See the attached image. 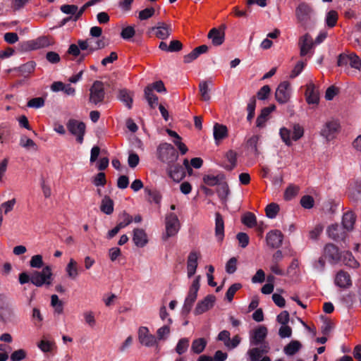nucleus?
Here are the masks:
<instances>
[{"instance_id":"nucleus-1","label":"nucleus","mask_w":361,"mask_h":361,"mask_svg":"<svg viewBox=\"0 0 361 361\" xmlns=\"http://www.w3.org/2000/svg\"><path fill=\"white\" fill-rule=\"evenodd\" d=\"M304 128L299 123H294L290 128L282 127L279 130V135L283 142L288 147L297 142L304 135Z\"/></svg>"},{"instance_id":"nucleus-2","label":"nucleus","mask_w":361,"mask_h":361,"mask_svg":"<svg viewBox=\"0 0 361 361\" xmlns=\"http://www.w3.org/2000/svg\"><path fill=\"white\" fill-rule=\"evenodd\" d=\"M295 16L298 23L305 28L316 22V14L313 8L306 3H300L297 6Z\"/></svg>"},{"instance_id":"nucleus-3","label":"nucleus","mask_w":361,"mask_h":361,"mask_svg":"<svg viewBox=\"0 0 361 361\" xmlns=\"http://www.w3.org/2000/svg\"><path fill=\"white\" fill-rule=\"evenodd\" d=\"M52 281V269L49 265L44 267L42 271H33L31 273V283L36 287L49 286Z\"/></svg>"},{"instance_id":"nucleus-4","label":"nucleus","mask_w":361,"mask_h":361,"mask_svg":"<svg viewBox=\"0 0 361 361\" xmlns=\"http://www.w3.org/2000/svg\"><path fill=\"white\" fill-rule=\"evenodd\" d=\"M158 159L162 162L171 164L174 163L178 154L175 148L169 143H161L157 147Z\"/></svg>"},{"instance_id":"nucleus-5","label":"nucleus","mask_w":361,"mask_h":361,"mask_svg":"<svg viewBox=\"0 0 361 361\" xmlns=\"http://www.w3.org/2000/svg\"><path fill=\"white\" fill-rule=\"evenodd\" d=\"M201 276H197L192 281V284L189 288L188 295L185 300L184 305L183 306V312L184 313H188L191 310L194 302L197 299V292L200 287Z\"/></svg>"},{"instance_id":"nucleus-6","label":"nucleus","mask_w":361,"mask_h":361,"mask_svg":"<svg viewBox=\"0 0 361 361\" xmlns=\"http://www.w3.org/2000/svg\"><path fill=\"white\" fill-rule=\"evenodd\" d=\"M340 123L336 119L327 121L321 128L320 135L327 141L334 140L340 131Z\"/></svg>"},{"instance_id":"nucleus-7","label":"nucleus","mask_w":361,"mask_h":361,"mask_svg":"<svg viewBox=\"0 0 361 361\" xmlns=\"http://www.w3.org/2000/svg\"><path fill=\"white\" fill-rule=\"evenodd\" d=\"M180 227V224L178 216L173 212L167 214L165 218L166 233L164 238H168L176 235Z\"/></svg>"},{"instance_id":"nucleus-8","label":"nucleus","mask_w":361,"mask_h":361,"mask_svg":"<svg viewBox=\"0 0 361 361\" xmlns=\"http://www.w3.org/2000/svg\"><path fill=\"white\" fill-rule=\"evenodd\" d=\"M292 95L291 85L288 81L281 82L275 92L276 100L280 104L287 103Z\"/></svg>"},{"instance_id":"nucleus-9","label":"nucleus","mask_w":361,"mask_h":361,"mask_svg":"<svg viewBox=\"0 0 361 361\" xmlns=\"http://www.w3.org/2000/svg\"><path fill=\"white\" fill-rule=\"evenodd\" d=\"M339 66L349 65L351 68L361 71V59L354 53L341 54L338 59Z\"/></svg>"},{"instance_id":"nucleus-10","label":"nucleus","mask_w":361,"mask_h":361,"mask_svg":"<svg viewBox=\"0 0 361 361\" xmlns=\"http://www.w3.org/2000/svg\"><path fill=\"white\" fill-rule=\"evenodd\" d=\"M298 46L300 48V55L302 57L308 56L310 58L313 54L314 42L312 37L309 34H305L299 38Z\"/></svg>"},{"instance_id":"nucleus-11","label":"nucleus","mask_w":361,"mask_h":361,"mask_svg":"<svg viewBox=\"0 0 361 361\" xmlns=\"http://www.w3.org/2000/svg\"><path fill=\"white\" fill-rule=\"evenodd\" d=\"M269 350V344L264 343L260 346V348L255 347L249 349L247 352V355L248 356L250 361H271L269 357H262V355L267 353Z\"/></svg>"},{"instance_id":"nucleus-12","label":"nucleus","mask_w":361,"mask_h":361,"mask_svg":"<svg viewBox=\"0 0 361 361\" xmlns=\"http://www.w3.org/2000/svg\"><path fill=\"white\" fill-rule=\"evenodd\" d=\"M67 128L70 133L76 136L77 141L80 144L82 143L85 131V123L75 119H71L67 123Z\"/></svg>"},{"instance_id":"nucleus-13","label":"nucleus","mask_w":361,"mask_h":361,"mask_svg":"<svg viewBox=\"0 0 361 361\" xmlns=\"http://www.w3.org/2000/svg\"><path fill=\"white\" fill-rule=\"evenodd\" d=\"M138 340L140 343L146 347H154L157 345V338L149 334V329L146 326H141L138 329Z\"/></svg>"},{"instance_id":"nucleus-14","label":"nucleus","mask_w":361,"mask_h":361,"mask_svg":"<svg viewBox=\"0 0 361 361\" xmlns=\"http://www.w3.org/2000/svg\"><path fill=\"white\" fill-rule=\"evenodd\" d=\"M267 335V329L264 326H259L252 331L250 332V345H262Z\"/></svg>"},{"instance_id":"nucleus-15","label":"nucleus","mask_w":361,"mask_h":361,"mask_svg":"<svg viewBox=\"0 0 361 361\" xmlns=\"http://www.w3.org/2000/svg\"><path fill=\"white\" fill-rule=\"evenodd\" d=\"M90 91V102L97 104L103 101L104 97V90L102 82L95 81L92 85Z\"/></svg>"},{"instance_id":"nucleus-16","label":"nucleus","mask_w":361,"mask_h":361,"mask_svg":"<svg viewBox=\"0 0 361 361\" xmlns=\"http://www.w3.org/2000/svg\"><path fill=\"white\" fill-rule=\"evenodd\" d=\"M78 46L80 50H87L88 54H91L95 50L102 49L105 47V43L102 39L94 41L92 39L86 40H78Z\"/></svg>"},{"instance_id":"nucleus-17","label":"nucleus","mask_w":361,"mask_h":361,"mask_svg":"<svg viewBox=\"0 0 361 361\" xmlns=\"http://www.w3.org/2000/svg\"><path fill=\"white\" fill-rule=\"evenodd\" d=\"M200 252L196 250L191 251L187 257V276L191 278L195 275L198 266V260L200 258Z\"/></svg>"},{"instance_id":"nucleus-18","label":"nucleus","mask_w":361,"mask_h":361,"mask_svg":"<svg viewBox=\"0 0 361 361\" xmlns=\"http://www.w3.org/2000/svg\"><path fill=\"white\" fill-rule=\"evenodd\" d=\"M334 284L342 289L350 288L353 285L350 275L347 271L340 270L335 275Z\"/></svg>"},{"instance_id":"nucleus-19","label":"nucleus","mask_w":361,"mask_h":361,"mask_svg":"<svg viewBox=\"0 0 361 361\" xmlns=\"http://www.w3.org/2000/svg\"><path fill=\"white\" fill-rule=\"evenodd\" d=\"M322 255L331 264L338 262L341 257L338 247L331 243L324 247Z\"/></svg>"},{"instance_id":"nucleus-20","label":"nucleus","mask_w":361,"mask_h":361,"mask_svg":"<svg viewBox=\"0 0 361 361\" xmlns=\"http://www.w3.org/2000/svg\"><path fill=\"white\" fill-rule=\"evenodd\" d=\"M226 25H221L219 28H212L208 33V38L214 46L222 44L225 39Z\"/></svg>"},{"instance_id":"nucleus-21","label":"nucleus","mask_w":361,"mask_h":361,"mask_svg":"<svg viewBox=\"0 0 361 361\" xmlns=\"http://www.w3.org/2000/svg\"><path fill=\"white\" fill-rule=\"evenodd\" d=\"M216 297L214 295H208L203 300L199 301L195 309V314H201L210 310L214 305Z\"/></svg>"},{"instance_id":"nucleus-22","label":"nucleus","mask_w":361,"mask_h":361,"mask_svg":"<svg viewBox=\"0 0 361 361\" xmlns=\"http://www.w3.org/2000/svg\"><path fill=\"white\" fill-rule=\"evenodd\" d=\"M154 31L155 36L161 39H166L171 33V26L163 22H159L157 25L152 28Z\"/></svg>"},{"instance_id":"nucleus-23","label":"nucleus","mask_w":361,"mask_h":361,"mask_svg":"<svg viewBox=\"0 0 361 361\" xmlns=\"http://www.w3.org/2000/svg\"><path fill=\"white\" fill-rule=\"evenodd\" d=\"M267 243L271 247H279L283 241V235L279 230L269 231L266 236Z\"/></svg>"},{"instance_id":"nucleus-24","label":"nucleus","mask_w":361,"mask_h":361,"mask_svg":"<svg viewBox=\"0 0 361 361\" xmlns=\"http://www.w3.org/2000/svg\"><path fill=\"white\" fill-rule=\"evenodd\" d=\"M168 174L176 182H179L185 176V169L178 164H169Z\"/></svg>"},{"instance_id":"nucleus-25","label":"nucleus","mask_w":361,"mask_h":361,"mask_svg":"<svg viewBox=\"0 0 361 361\" xmlns=\"http://www.w3.org/2000/svg\"><path fill=\"white\" fill-rule=\"evenodd\" d=\"M133 241L137 247H145L148 243L147 235L145 231L141 228L134 229Z\"/></svg>"},{"instance_id":"nucleus-26","label":"nucleus","mask_w":361,"mask_h":361,"mask_svg":"<svg viewBox=\"0 0 361 361\" xmlns=\"http://www.w3.org/2000/svg\"><path fill=\"white\" fill-rule=\"evenodd\" d=\"M49 44V39L47 37H39L35 40L28 41L25 43V47L30 50L41 49L48 47Z\"/></svg>"},{"instance_id":"nucleus-27","label":"nucleus","mask_w":361,"mask_h":361,"mask_svg":"<svg viewBox=\"0 0 361 361\" xmlns=\"http://www.w3.org/2000/svg\"><path fill=\"white\" fill-rule=\"evenodd\" d=\"M276 109L274 105L270 106L269 107L264 108L261 114L258 116L256 121V126L258 128H264L265 126L266 122L269 119V114L274 111Z\"/></svg>"},{"instance_id":"nucleus-28","label":"nucleus","mask_w":361,"mask_h":361,"mask_svg":"<svg viewBox=\"0 0 361 361\" xmlns=\"http://www.w3.org/2000/svg\"><path fill=\"white\" fill-rule=\"evenodd\" d=\"M66 272L67 276L73 280H75L79 276L78 264L74 259L71 258L69 259V262L66 267Z\"/></svg>"},{"instance_id":"nucleus-29","label":"nucleus","mask_w":361,"mask_h":361,"mask_svg":"<svg viewBox=\"0 0 361 361\" xmlns=\"http://www.w3.org/2000/svg\"><path fill=\"white\" fill-rule=\"evenodd\" d=\"M306 100L308 104H317L319 102L318 92L313 84L310 83L307 85L305 91Z\"/></svg>"},{"instance_id":"nucleus-30","label":"nucleus","mask_w":361,"mask_h":361,"mask_svg":"<svg viewBox=\"0 0 361 361\" xmlns=\"http://www.w3.org/2000/svg\"><path fill=\"white\" fill-rule=\"evenodd\" d=\"M356 216L352 211H348L343 214L342 218V224L347 231H351L355 223Z\"/></svg>"},{"instance_id":"nucleus-31","label":"nucleus","mask_w":361,"mask_h":361,"mask_svg":"<svg viewBox=\"0 0 361 361\" xmlns=\"http://www.w3.org/2000/svg\"><path fill=\"white\" fill-rule=\"evenodd\" d=\"M237 153L233 150L228 151L225 154V162L224 167L227 170H232L236 166Z\"/></svg>"},{"instance_id":"nucleus-32","label":"nucleus","mask_w":361,"mask_h":361,"mask_svg":"<svg viewBox=\"0 0 361 361\" xmlns=\"http://www.w3.org/2000/svg\"><path fill=\"white\" fill-rule=\"evenodd\" d=\"M214 138L216 142L224 139L228 135V130L226 126L215 123L213 129Z\"/></svg>"},{"instance_id":"nucleus-33","label":"nucleus","mask_w":361,"mask_h":361,"mask_svg":"<svg viewBox=\"0 0 361 361\" xmlns=\"http://www.w3.org/2000/svg\"><path fill=\"white\" fill-rule=\"evenodd\" d=\"M215 233L219 240H222L224 235V223L221 215L216 214L215 218Z\"/></svg>"},{"instance_id":"nucleus-34","label":"nucleus","mask_w":361,"mask_h":361,"mask_svg":"<svg viewBox=\"0 0 361 361\" xmlns=\"http://www.w3.org/2000/svg\"><path fill=\"white\" fill-rule=\"evenodd\" d=\"M212 85V82L202 81L199 84V90L201 95V98L203 101L208 102L211 99L209 94L210 89L209 85Z\"/></svg>"},{"instance_id":"nucleus-35","label":"nucleus","mask_w":361,"mask_h":361,"mask_svg":"<svg viewBox=\"0 0 361 361\" xmlns=\"http://www.w3.org/2000/svg\"><path fill=\"white\" fill-rule=\"evenodd\" d=\"M145 98L151 108H155L158 104V97L153 93L152 87L147 86L145 89Z\"/></svg>"},{"instance_id":"nucleus-36","label":"nucleus","mask_w":361,"mask_h":361,"mask_svg":"<svg viewBox=\"0 0 361 361\" xmlns=\"http://www.w3.org/2000/svg\"><path fill=\"white\" fill-rule=\"evenodd\" d=\"M172 324V319L168 318V323L163 326L159 328L157 331V341L165 340L168 338L170 334V325Z\"/></svg>"},{"instance_id":"nucleus-37","label":"nucleus","mask_w":361,"mask_h":361,"mask_svg":"<svg viewBox=\"0 0 361 361\" xmlns=\"http://www.w3.org/2000/svg\"><path fill=\"white\" fill-rule=\"evenodd\" d=\"M100 209L106 214H111L114 211V202L112 200L105 196L101 202Z\"/></svg>"},{"instance_id":"nucleus-38","label":"nucleus","mask_w":361,"mask_h":361,"mask_svg":"<svg viewBox=\"0 0 361 361\" xmlns=\"http://www.w3.org/2000/svg\"><path fill=\"white\" fill-rule=\"evenodd\" d=\"M206 345L207 341L204 338H197L192 343L191 350L195 354H200L204 350Z\"/></svg>"},{"instance_id":"nucleus-39","label":"nucleus","mask_w":361,"mask_h":361,"mask_svg":"<svg viewBox=\"0 0 361 361\" xmlns=\"http://www.w3.org/2000/svg\"><path fill=\"white\" fill-rule=\"evenodd\" d=\"M145 193L150 197L149 200V202H154L157 204H160L162 196L159 191L145 188Z\"/></svg>"},{"instance_id":"nucleus-40","label":"nucleus","mask_w":361,"mask_h":361,"mask_svg":"<svg viewBox=\"0 0 361 361\" xmlns=\"http://www.w3.org/2000/svg\"><path fill=\"white\" fill-rule=\"evenodd\" d=\"M118 98L126 104L128 108H131L133 99L131 93L129 91L127 90H121L119 92Z\"/></svg>"},{"instance_id":"nucleus-41","label":"nucleus","mask_w":361,"mask_h":361,"mask_svg":"<svg viewBox=\"0 0 361 361\" xmlns=\"http://www.w3.org/2000/svg\"><path fill=\"white\" fill-rule=\"evenodd\" d=\"M327 233L329 238L333 240H338L342 237L341 228L338 224H332L327 228Z\"/></svg>"},{"instance_id":"nucleus-42","label":"nucleus","mask_w":361,"mask_h":361,"mask_svg":"<svg viewBox=\"0 0 361 361\" xmlns=\"http://www.w3.org/2000/svg\"><path fill=\"white\" fill-rule=\"evenodd\" d=\"M301 348V344L298 341H293L284 348V353L287 355L295 354Z\"/></svg>"},{"instance_id":"nucleus-43","label":"nucleus","mask_w":361,"mask_h":361,"mask_svg":"<svg viewBox=\"0 0 361 361\" xmlns=\"http://www.w3.org/2000/svg\"><path fill=\"white\" fill-rule=\"evenodd\" d=\"M344 264L351 268L355 269L360 266V264L355 259L351 252H347L343 255Z\"/></svg>"},{"instance_id":"nucleus-44","label":"nucleus","mask_w":361,"mask_h":361,"mask_svg":"<svg viewBox=\"0 0 361 361\" xmlns=\"http://www.w3.org/2000/svg\"><path fill=\"white\" fill-rule=\"evenodd\" d=\"M51 305L54 308L55 312L61 314L63 310V302L56 295H52L51 297Z\"/></svg>"},{"instance_id":"nucleus-45","label":"nucleus","mask_w":361,"mask_h":361,"mask_svg":"<svg viewBox=\"0 0 361 361\" xmlns=\"http://www.w3.org/2000/svg\"><path fill=\"white\" fill-rule=\"evenodd\" d=\"M85 324L90 327H94L96 324L94 313L92 310H86L82 313Z\"/></svg>"},{"instance_id":"nucleus-46","label":"nucleus","mask_w":361,"mask_h":361,"mask_svg":"<svg viewBox=\"0 0 361 361\" xmlns=\"http://www.w3.org/2000/svg\"><path fill=\"white\" fill-rule=\"evenodd\" d=\"M155 13V9L153 7H147L141 10L138 13L140 20H146L152 18Z\"/></svg>"},{"instance_id":"nucleus-47","label":"nucleus","mask_w":361,"mask_h":361,"mask_svg":"<svg viewBox=\"0 0 361 361\" xmlns=\"http://www.w3.org/2000/svg\"><path fill=\"white\" fill-rule=\"evenodd\" d=\"M279 211V206L276 203L268 204L265 209L266 215L269 219H274L276 216Z\"/></svg>"},{"instance_id":"nucleus-48","label":"nucleus","mask_w":361,"mask_h":361,"mask_svg":"<svg viewBox=\"0 0 361 361\" xmlns=\"http://www.w3.org/2000/svg\"><path fill=\"white\" fill-rule=\"evenodd\" d=\"M189 346V339L183 338L179 340L176 347V352L178 355H182L186 352Z\"/></svg>"},{"instance_id":"nucleus-49","label":"nucleus","mask_w":361,"mask_h":361,"mask_svg":"<svg viewBox=\"0 0 361 361\" xmlns=\"http://www.w3.org/2000/svg\"><path fill=\"white\" fill-rule=\"evenodd\" d=\"M35 68V63L33 61H30L18 67V70L21 72L22 75L26 76L32 73Z\"/></svg>"},{"instance_id":"nucleus-50","label":"nucleus","mask_w":361,"mask_h":361,"mask_svg":"<svg viewBox=\"0 0 361 361\" xmlns=\"http://www.w3.org/2000/svg\"><path fill=\"white\" fill-rule=\"evenodd\" d=\"M259 140V135H252L251 137H250L247 141V147L248 149H250L251 152L257 154V145L258 142Z\"/></svg>"},{"instance_id":"nucleus-51","label":"nucleus","mask_w":361,"mask_h":361,"mask_svg":"<svg viewBox=\"0 0 361 361\" xmlns=\"http://www.w3.org/2000/svg\"><path fill=\"white\" fill-rule=\"evenodd\" d=\"M243 223L247 227L252 228L256 225V216L250 212L246 213L242 218Z\"/></svg>"},{"instance_id":"nucleus-52","label":"nucleus","mask_w":361,"mask_h":361,"mask_svg":"<svg viewBox=\"0 0 361 361\" xmlns=\"http://www.w3.org/2000/svg\"><path fill=\"white\" fill-rule=\"evenodd\" d=\"M326 258L322 255L318 259L312 262L313 269L318 272H323L326 267Z\"/></svg>"},{"instance_id":"nucleus-53","label":"nucleus","mask_w":361,"mask_h":361,"mask_svg":"<svg viewBox=\"0 0 361 361\" xmlns=\"http://www.w3.org/2000/svg\"><path fill=\"white\" fill-rule=\"evenodd\" d=\"M299 192V188L295 185H289L285 192H284V198L286 200H290L294 198Z\"/></svg>"},{"instance_id":"nucleus-54","label":"nucleus","mask_w":361,"mask_h":361,"mask_svg":"<svg viewBox=\"0 0 361 361\" xmlns=\"http://www.w3.org/2000/svg\"><path fill=\"white\" fill-rule=\"evenodd\" d=\"M44 265V261L41 255H35L32 256L30 261V266L34 269H40Z\"/></svg>"},{"instance_id":"nucleus-55","label":"nucleus","mask_w":361,"mask_h":361,"mask_svg":"<svg viewBox=\"0 0 361 361\" xmlns=\"http://www.w3.org/2000/svg\"><path fill=\"white\" fill-rule=\"evenodd\" d=\"M135 34L134 26L129 25L123 27L121 32V37L126 40L131 39Z\"/></svg>"},{"instance_id":"nucleus-56","label":"nucleus","mask_w":361,"mask_h":361,"mask_svg":"<svg viewBox=\"0 0 361 361\" xmlns=\"http://www.w3.org/2000/svg\"><path fill=\"white\" fill-rule=\"evenodd\" d=\"M338 20V13L335 11H330L328 12L326 16V25L330 27H333L336 25V22Z\"/></svg>"},{"instance_id":"nucleus-57","label":"nucleus","mask_w":361,"mask_h":361,"mask_svg":"<svg viewBox=\"0 0 361 361\" xmlns=\"http://www.w3.org/2000/svg\"><path fill=\"white\" fill-rule=\"evenodd\" d=\"M221 176L214 175H207L203 178L204 183L209 186H214L219 183Z\"/></svg>"},{"instance_id":"nucleus-58","label":"nucleus","mask_w":361,"mask_h":361,"mask_svg":"<svg viewBox=\"0 0 361 361\" xmlns=\"http://www.w3.org/2000/svg\"><path fill=\"white\" fill-rule=\"evenodd\" d=\"M242 287L240 283H234L230 286L226 293V298L228 301L231 302L235 293Z\"/></svg>"},{"instance_id":"nucleus-59","label":"nucleus","mask_w":361,"mask_h":361,"mask_svg":"<svg viewBox=\"0 0 361 361\" xmlns=\"http://www.w3.org/2000/svg\"><path fill=\"white\" fill-rule=\"evenodd\" d=\"M44 99L42 97L32 98L27 102V106L30 108L39 109L44 106Z\"/></svg>"},{"instance_id":"nucleus-60","label":"nucleus","mask_w":361,"mask_h":361,"mask_svg":"<svg viewBox=\"0 0 361 361\" xmlns=\"http://www.w3.org/2000/svg\"><path fill=\"white\" fill-rule=\"evenodd\" d=\"M306 66L305 62L302 61H299L295 66H294L293 69L292 70L290 78H295L298 75L300 74V73L304 69L305 66Z\"/></svg>"},{"instance_id":"nucleus-61","label":"nucleus","mask_w":361,"mask_h":361,"mask_svg":"<svg viewBox=\"0 0 361 361\" xmlns=\"http://www.w3.org/2000/svg\"><path fill=\"white\" fill-rule=\"evenodd\" d=\"M300 204L305 209H311L314 204V198L310 195H304L300 200Z\"/></svg>"},{"instance_id":"nucleus-62","label":"nucleus","mask_w":361,"mask_h":361,"mask_svg":"<svg viewBox=\"0 0 361 361\" xmlns=\"http://www.w3.org/2000/svg\"><path fill=\"white\" fill-rule=\"evenodd\" d=\"M133 220V218L130 214L124 212L121 214L120 217V222L118 224V227H121V229L128 226Z\"/></svg>"},{"instance_id":"nucleus-63","label":"nucleus","mask_w":361,"mask_h":361,"mask_svg":"<svg viewBox=\"0 0 361 361\" xmlns=\"http://www.w3.org/2000/svg\"><path fill=\"white\" fill-rule=\"evenodd\" d=\"M27 353L23 349L15 350L11 353L10 358L11 361H21L26 357Z\"/></svg>"},{"instance_id":"nucleus-64","label":"nucleus","mask_w":361,"mask_h":361,"mask_svg":"<svg viewBox=\"0 0 361 361\" xmlns=\"http://www.w3.org/2000/svg\"><path fill=\"white\" fill-rule=\"evenodd\" d=\"M20 145L21 147L27 149H36L37 147L35 142L32 139L28 138L26 136L21 137L20 140Z\"/></svg>"}]
</instances>
